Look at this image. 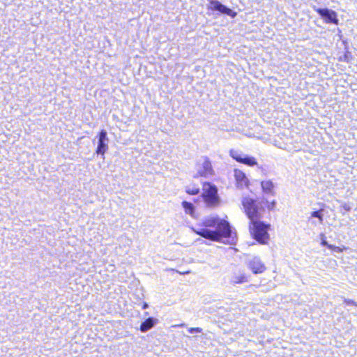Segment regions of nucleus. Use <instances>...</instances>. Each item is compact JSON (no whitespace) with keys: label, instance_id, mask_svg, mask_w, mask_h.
<instances>
[{"label":"nucleus","instance_id":"nucleus-14","mask_svg":"<svg viewBox=\"0 0 357 357\" xmlns=\"http://www.w3.org/2000/svg\"><path fill=\"white\" fill-rule=\"evenodd\" d=\"M261 186L264 193L274 195V184L271 180L261 181Z\"/></svg>","mask_w":357,"mask_h":357},{"label":"nucleus","instance_id":"nucleus-12","mask_svg":"<svg viewBox=\"0 0 357 357\" xmlns=\"http://www.w3.org/2000/svg\"><path fill=\"white\" fill-rule=\"evenodd\" d=\"M198 174L201 176H206L212 173V167L210 161L204 159L199 165L198 169Z\"/></svg>","mask_w":357,"mask_h":357},{"label":"nucleus","instance_id":"nucleus-19","mask_svg":"<svg viewBox=\"0 0 357 357\" xmlns=\"http://www.w3.org/2000/svg\"><path fill=\"white\" fill-rule=\"evenodd\" d=\"M275 201L273 200L271 202H267V208L268 210H273L275 207Z\"/></svg>","mask_w":357,"mask_h":357},{"label":"nucleus","instance_id":"nucleus-21","mask_svg":"<svg viewBox=\"0 0 357 357\" xmlns=\"http://www.w3.org/2000/svg\"><path fill=\"white\" fill-rule=\"evenodd\" d=\"M327 247L331 250H333L335 251H340V249L338 247H336L333 245L328 244Z\"/></svg>","mask_w":357,"mask_h":357},{"label":"nucleus","instance_id":"nucleus-9","mask_svg":"<svg viewBox=\"0 0 357 357\" xmlns=\"http://www.w3.org/2000/svg\"><path fill=\"white\" fill-rule=\"evenodd\" d=\"M323 211V209H320L317 211L311 212L310 215L307 217L308 223L313 227L321 225L324 221Z\"/></svg>","mask_w":357,"mask_h":357},{"label":"nucleus","instance_id":"nucleus-10","mask_svg":"<svg viewBox=\"0 0 357 357\" xmlns=\"http://www.w3.org/2000/svg\"><path fill=\"white\" fill-rule=\"evenodd\" d=\"M317 12L325 19L327 23H333L337 24L338 20L337 19L336 13L333 10H330L327 8H318Z\"/></svg>","mask_w":357,"mask_h":357},{"label":"nucleus","instance_id":"nucleus-4","mask_svg":"<svg viewBox=\"0 0 357 357\" xmlns=\"http://www.w3.org/2000/svg\"><path fill=\"white\" fill-rule=\"evenodd\" d=\"M242 205L250 222L261 218V211L263 210L259 208L255 199L249 197H244L242 199Z\"/></svg>","mask_w":357,"mask_h":357},{"label":"nucleus","instance_id":"nucleus-23","mask_svg":"<svg viewBox=\"0 0 357 357\" xmlns=\"http://www.w3.org/2000/svg\"><path fill=\"white\" fill-rule=\"evenodd\" d=\"M344 208L346 210V211H349L350 210V207L348 206L347 205H344Z\"/></svg>","mask_w":357,"mask_h":357},{"label":"nucleus","instance_id":"nucleus-16","mask_svg":"<svg viewBox=\"0 0 357 357\" xmlns=\"http://www.w3.org/2000/svg\"><path fill=\"white\" fill-rule=\"evenodd\" d=\"M185 192L189 195H197L199 192V188L193 185L185 187Z\"/></svg>","mask_w":357,"mask_h":357},{"label":"nucleus","instance_id":"nucleus-17","mask_svg":"<svg viewBox=\"0 0 357 357\" xmlns=\"http://www.w3.org/2000/svg\"><path fill=\"white\" fill-rule=\"evenodd\" d=\"M232 281L234 283L239 284L247 282L246 277L243 274L234 276Z\"/></svg>","mask_w":357,"mask_h":357},{"label":"nucleus","instance_id":"nucleus-11","mask_svg":"<svg viewBox=\"0 0 357 357\" xmlns=\"http://www.w3.org/2000/svg\"><path fill=\"white\" fill-rule=\"evenodd\" d=\"M234 177L236 181L238 188H243L248 185L249 181L245 174L239 169L234 170Z\"/></svg>","mask_w":357,"mask_h":357},{"label":"nucleus","instance_id":"nucleus-1","mask_svg":"<svg viewBox=\"0 0 357 357\" xmlns=\"http://www.w3.org/2000/svg\"><path fill=\"white\" fill-rule=\"evenodd\" d=\"M203 225L207 227L217 225V227L214 231L205 228L197 229L192 227L191 229L195 234L213 241H220L222 238L231 236L229 223L225 220H219L215 217L207 218L204 220Z\"/></svg>","mask_w":357,"mask_h":357},{"label":"nucleus","instance_id":"nucleus-22","mask_svg":"<svg viewBox=\"0 0 357 357\" xmlns=\"http://www.w3.org/2000/svg\"><path fill=\"white\" fill-rule=\"evenodd\" d=\"M345 302L348 304V305H356V303L352 301V300H345Z\"/></svg>","mask_w":357,"mask_h":357},{"label":"nucleus","instance_id":"nucleus-13","mask_svg":"<svg viewBox=\"0 0 357 357\" xmlns=\"http://www.w3.org/2000/svg\"><path fill=\"white\" fill-rule=\"evenodd\" d=\"M158 323V319L150 317L146 319L140 326V331L143 333L152 328Z\"/></svg>","mask_w":357,"mask_h":357},{"label":"nucleus","instance_id":"nucleus-8","mask_svg":"<svg viewBox=\"0 0 357 357\" xmlns=\"http://www.w3.org/2000/svg\"><path fill=\"white\" fill-rule=\"evenodd\" d=\"M248 266L255 274L261 273L266 270L264 264L258 257H253L249 259Z\"/></svg>","mask_w":357,"mask_h":357},{"label":"nucleus","instance_id":"nucleus-7","mask_svg":"<svg viewBox=\"0 0 357 357\" xmlns=\"http://www.w3.org/2000/svg\"><path fill=\"white\" fill-rule=\"evenodd\" d=\"M109 139L106 130H102L99 133L98 143L96 149V153L104 155L108 149Z\"/></svg>","mask_w":357,"mask_h":357},{"label":"nucleus","instance_id":"nucleus-15","mask_svg":"<svg viewBox=\"0 0 357 357\" xmlns=\"http://www.w3.org/2000/svg\"><path fill=\"white\" fill-rule=\"evenodd\" d=\"M183 208H184L185 213L187 215H189L192 218H196L195 215V208L193 204L191 202H188L186 201H183L181 204Z\"/></svg>","mask_w":357,"mask_h":357},{"label":"nucleus","instance_id":"nucleus-24","mask_svg":"<svg viewBox=\"0 0 357 357\" xmlns=\"http://www.w3.org/2000/svg\"><path fill=\"white\" fill-rule=\"evenodd\" d=\"M148 307V304L147 303H144L143 305V309H146Z\"/></svg>","mask_w":357,"mask_h":357},{"label":"nucleus","instance_id":"nucleus-5","mask_svg":"<svg viewBox=\"0 0 357 357\" xmlns=\"http://www.w3.org/2000/svg\"><path fill=\"white\" fill-rule=\"evenodd\" d=\"M229 155L237 162L243 163L250 167H252L257 165V162L255 158L244 154L243 152L238 150H230Z\"/></svg>","mask_w":357,"mask_h":357},{"label":"nucleus","instance_id":"nucleus-6","mask_svg":"<svg viewBox=\"0 0 357 357\" xmlns=\"http://www.w3.org/2000/svg\"><path fill=\"white\" fill-rule=\"evenodd\" d=\"M209 4L208 8L212 10H217L222 14L227 15L232 18H234L237 13L231 9L227 8L218 0H208Z\"/></svg>","mask_w":357,"mask_h":357},{"label":"nucleus","instance_id":"nucleus-18","mask_svg":"<svg viewBox=\"0 0 357 357\" xmlns=\"http://www.w3.org/2000/svg\"><path fill=\"white\" fill-rule=\"evenodd\" d=\"M188 331L190 333H201L202 331V328L199 327L189 328Z\"/></svg>","mask_w":357,"mask_h":357},{"label":"nucleus","instance_id":"nucleus-3","mask_svg":"<svg viewBox=\"0 0 357 357\" xmlns=\"http://www.w3.org/2000/svg\"><path fill=\"white\" fill-rule=\"evenodd\" d=\"M250 223L252 225V227H250V229L252 231V233L254 238L259 243L266 244L269 238L268 229L270 227V225L265 224L263 222L259 221V220L252 221Z\"/></svg>","mask_w":357,"mask_h":357},{"label":"nucleus","instance_id":"nucleus-2","mask_svg":"<svg viewBox=\"0 0 357 357\" xmlns=\"http://www.w3.org/2000/svg\"><path fill=\"white\" fill-rule=\"evenodd\" d=\"M203 192L202 197L204 203L208 207L214 208L220 204V197L218 195V189L209 183L203 185Z\"/></svg>","mask_w":357,"mask_h":357},{"label":"nucleus","instance_id":"nucleus-20","mask_svg":"<svg viewBox=\"0 0 357 357\" xmlns=\"http://www.w3.org/2000/svg\"><path fill=\"white\" fill-rule=\"evenodd\" d=\"M320 236H321V245L327 246L328 243L326 240L325 235L324 234H321Z\"/></svg>","mask_w":357,"mask_h":357}]
</instances>
